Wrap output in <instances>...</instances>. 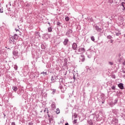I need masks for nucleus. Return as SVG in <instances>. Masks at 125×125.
<instances>
[{
    "instance_id": "obj_1",
    "label": "nucleus",
    "mask_w": 125,
    "mask_h": 125,
    "mask_svg": "<svg viewBox=\"0 0 125 125\" xmlns=\"http://www.w3.org/2000/svg\"><path fill=\"white\" fill-rule=\"evenodd\" d=\"M95 122H96L95 115L93 114L90 115L87 120L88 124L89 125H95Z\"/></svg>"
},
{
    "instance_id": "obj_2",
    "label": "nucleus",
    "mask_w": 125,
    "mask_h": 125,
    "mask_svg": "<svg viewBox=\"0 0 125 125\" xmlns=\"http://www.w3.org/2000/svg\"><path fill=\"white\" fill-rule=\"evenodd\" d=\"M84 52H85V48L82 46L78 47L77 50L75 51L76 54H83Z\"/></svg>"
},
{
    "instance_id": "obj_3",
    "label": "nucleus",
    "mask_w": 125,
    "mask_h": 125,
    "mask_svg": "<svg viewBox=\"0 0 125 125\" xmlns=\"http://www.w3.org/2000/svg\"><path fill=\"white\" fill-rule=\"evenodd\" d=\"M12 53L14 55V56L13 57V58H14V59H16L19 57V56L18 55V51L17 50H14L13 51Z\"/></svg>"
},
{
    "instance_id": "obj_4",
    "label": "nucleus",
    "mask_w": 125,
    "mask_h": 125,
    "mask_svg": "<svg viewBox=\"0 0 125 125\" xmlns=\"http://www.w3.org/2000/svg\"><path fill=\"white\" fill-rule=\"evenodd\" d=\"M110 123L112 125H117L119 123V120H118V119L114 118L112 119Z\"/></svg>"
},
{
    "instance_id": "obj_5",
    "label": "nucleus",
    "mask_w": 125,
    "mask_h": 125,
    "mask_svg": "<svg viewBox=\"0 0 125 125\" xmlns=\"http://www.w3.org/2000/svg\"><path fill=\"white\" fill-rule=\"evenodd\" d=\"M48 121H49V125H54L55 124V121H54V120H53V118H48Z\"/></svg>"
},
{
    "instance_id": "obj_6",
    "label": "nucleus",
    "mask_w": 125,
    "mask_h": 125,
    "mask_svg": "<svg viewBox=\"0 0 125 125\" xmlns=\"http://www.w3.org/2000/svg\"><path fill=\"white\" fill-rule=\"evenodd\" d=\"M43 40H44L45 41H47L49 39V34H44L43 35L42 37Z\"/></svg>"
},
{
    "instance_id": "obj_7",
    "label": "nucleus",
    "mask_w": 125,
    "mask_h": 125,
    "mask_svg": "<svg viewBox=\"0 0 125 125\" xmlns=\"http://www.w3.org/2000/svg\"><path fill=\"white\" fill-rule=\"evenodd\" d=\"M95 119H96V121L97 122H100L101 121V117H100V115L99 114H97L96 116L95 115Z\"/></svg>"
},
{
    "instance_id": "obj_8",
    "label": "nucleus",
    "mask_w": 125,
    "mask_h": 125,
    "mask_svg": "<svg viewBox=\"0 0 125 125\" xmlns=\"http://www.w3.org/2000/svg\"><path fill=\"white\" fill-rule=\"evenodd\" d=\"M72 48H73V50H76V51H77V50L78 49V45L76 43L74 42L72 44Z\"/></svg>"
},
{
    "instance_id": "obj_9",
    "label": "nucleus",
    "mask_w": 125,
    "mask_h": 125,
    "mask_svg": "<svg viewBox=\"0 0 125 125\" xmlns=\"http://www.w3.org/2000/svg\"><path fill=\"white\" fill-rule=\"evenodd\" d=\"M51 109L52 110H55L56 109V104L55 102H53L51 105Z\"/></svg>"
},
{
    "instance_id": "obj_10",
    "label": "nucleus",
    "mask_w": 125,
    "mask_h": 125,
    "mask_svg": "<svg viewBox=\"0 0 125 125\" xmlns=\"http://www.w3.org/2000/svg\"><path fill=\"white\" fill-rule=\"evenodd\" d=\"M9 42H10V43H12V44H14V43H15V41H14V40L13 38H12V37H10Z\"/></svg>"
},
{
    "instance_id": "obj_11",
    "label": "nucleus",
    "mask_w": 125,
    "mask_h": 125,
    "mask_svg": "<svg viewBox=\"0 0 125 125\" xmlns=\"http://www.w3.org/2000/svg\"><path fill=\"white\" fill-rule=\"evenodd\" d=\"M17 93L20 96H23L24 94V91L20 90L19 91H17Z\"/></svg>"
},
{
    "instance_id": "obj_12",
    "label": "nucleus",
    "mask_w": 125,
    "mask_h": 125,
    "mask_svg": "<svg viewBox=\"0 0 125 125\" xmlns=\"http://www.w3.org/2000/svg\"><path fill=\"white\" fill-rule=\"evenodd\" d=\"M101 100L100 102H102V104H104L105 103V97L104 96H101Z\"/></svg>"
},
{
    "instance_id": "obj_13",
    "label": "nucleus",
    "mask_w": 125,
    "mask_h": 125,
    "mask_svg": "<svg viewBox=\"0 0 125 125\" xmlns=\"http://www.w3.org/2000/svg\"><path fill=\"white\" fill-rule=\"evenodd\" d=\"M118 87H119V88L120 89H124V83H120L118 84Z\"/></svg>"
},
{
    "instance_id": "obj_14",
    "label": "nucleus",
    "mask_w": 125,
    "mask_h": 125,
    "mask_svg": "<svg viewBox=\"0 0 125 125\" xmlns=\"http://www.w3.org/2000/svg\"><path fill=\"white\" fill-rule=\"evenodd\" d=\"M56 78H57V76H54L51 77V82L52 83H55L56 82Z\"/></svg>"
},
{
    "instance_id": "obj_15",
    "label": "nucleus",
    "mask_w": 125,
    "mask_h": 125,
    "mask_svg": "<svg viewBox=\"0 0 125 125\" xmlns=\"http://www.w3.org/2000/svg\"><path fill=\"white\" fill-rule=\"evenodd\" d=\"M95 29L96 30V31H97V32H101V31H102V29L97 25L95 26Z\"/></svg>"
},
{
    "instance_id": "obj_16",
    "label": "nucleus",
    "mask_w": 125,
    "mask_h": 125,
    "mask_svg": "<svg viewBox=\"0 0 125 125\" xmlns=\"http://www.w3.org/2000/svg\"><path fill=\"white\" fill-rule=\"evenodd\" d=\"M41 48L42 49H45L46 48V43H43L41 45Z\"/></svg>"
},
{
    "instance_id": "obj_17",
    "label": "nucleus",
    "mask_w": 125,
    "mask_h": 125,
    "mask_svg": "<svg viewBox=\"0 0 125 125\" xmlns=\"http://www.w3.org/2000/svg\"><path fill=\"white\" fill-rule=\"evenodd\" d=\"M68 42H69V39H64L63 41V44L64 45H67L68 44Z\"/></svg>"
},
{
    "instance_id": "obj_18",
    "label": "nucleus",
    "mask_w": 125,
    "mask_h": 125,
    "mask_svg": "<svg viewBox=\"0 0 125 125\" xmlns=\"http://www.w3.org/2000/svg\"><path fill=\"white\" fill-rule=\"evenodd\" d=\"M12 38L14 39V40H15L17 41V40H18V35L17 34H15L14 36H12Z\"/></svg>"
},
{
    "instance_id": "obj_19",
    "label": "nucleus",
    "mask_w": 125,
    "mask_h": 125,
    "mask_svg": "<svg viewBox=\"0 0 125 125\" xmlns=\"http://www.w3.org/2000/svg\"><path fill=\"white\" fill-rule=\"evenodd\" d=\"M81 61L82 62H84V60H85V58H84V55H81Z\"/></svg>"
},
{
    "instance_id": "obj_20",
    "label": "nucleus",
    "mask_w": 125,
    "mask_h": 125,
    "mask_svg": "<svg viewBox=\"0 0 125 125\" xmlns=\"http://www.w3.org/2000/svg\"><path fill=\"white\" fill-rule=\"evenodd\" d=\"M12 89H13V91H14L15 92H16L17 91V89H18V88H17V86H13Z\"/></svg>"
},
{
    "instance_id": "obj_21",
    "label": "nucleus",
    "mask_w": 125,
    "mask_h": 125,
    "mask_svg": "<svg viewBox=\"0 0 125 125\" xmlns=\"http://www.w3.org/2000/svg\"><path fill=\"white\" fill-rule=\"evenodd\" d=\"M73 33V30L72 29H69L66 33V35H71Z\"/></svg>"
},
{
    "instance_id": "obj_22",
    "label": "nucleus",
    "mask_w": 125,
    "mask_h": 125,
    "mask_svg": "<svg viewBox=\"0 0 125 125\" xmlns=\"http://www.w3.org/2000/svg\"><path fill=\"white\" fill-rule=\"evenodd\" d=\"M108 104H109V105L110 107H114V106H115V104H114V103H113V102H112L109 103H108Z\"/></svg>"
},
{
    "instance_id": "obj_23",
    "label": "nucleus",
    "mask_w": 125,
    "mask_h": 125,
    "mask_svg": "<svg viewBox=\"0 0 125 125\" xmlns=\"http://www.w3.org/2000/svg\"><path fill=\"white\" fill-rule=\"evenodd\" d=\"M121 5L123 7V10H125V2H122L121 3Z\"/></svg>"
},
{
    "instance_id": "obj_24",
    "label": "nucleus",
    "mask_w": 125,
    "mask_h": 125,
    "mask_svg": "<svg viewBox=\"0 0 125 125\" xmlns=\"http://www.w3.org/2000/svg\"><path fill=\"white\" fill-rule=\"evenodd\" d=\"M59 82H60V83H62L63 84H64V80L62 79V78H60Z\"/></svg>"
},
{
    "instance_id": "obj_25",
    "label": "nucleus",
    "mask_w": 125,
    "mask_h": 125,
    "mask_svg": "<svg viewBox=\"0 0 125 125\" xmlns=\"http://www.w3.org/2000/svg\"><path fill=\"white\" fill-rule=\"evenodd\" d=\"M118 101H119V98H116L114 100V102L113 103V104H114V105H116V104L118 103Z\"/></svg>"
},
{
    "instance_id": "obj_26",
    "label": "nucleus",
    "mask_w": 125,
    "mask_h": 125,
    "mask_svg": "<svg viewBox=\"0 0 125 125\" xmlns=\"http://www.w3.org/2000/svg\"><path fill=\"white\" fill-rule=\"evenodd\" d=\"M51 90H53L52 92V94H53V95H54L55 93H56V89H51Z\"/></svg>"
},
{
    "instance_id": "obj_27",
    "label": "nucleus",
    "mask_w": 125,
    "mask_h": 125,
    "mask_svg": "<svg viewBox=\"0 0 125 125\" xmlns=\"http://www.w3.org/2000/svg\"><path fill=\"white\" fill-rule=\"evenodd\" d=\"M56 114H60V109H59V108L56 109Z\"/></svg>"
},
{
    "instance_id": "obj_28",
    "label": "nucleus",
    "mask_w": 125,
    "mask_h": 125,
    "mask_svg": "<svg viewBox=\"0 0 125 125\" xmlns=\"http://www.w3.org/2000/svg\"><path fill=\"white\" fill-rule=\"evenodd\" d=\"M106 38L108 40H112L113 39V37L111 35H108Z\"/></svg>"
},
{
    "instance_id": "obj_29",
    "label": "nucleus",
    "mask_w": 125,
    "mask_h": 125,
    "mask_svg": "<svg viewBox=\"0 0 125 125\" xmlns=\"http://www.w3.org/2000/svg\"><path fill=\"white\" fill-rule=\"evenodd\" d=\"M59 88H60V89H64V88H63V86H62V84L61 83L60 84L59 86Z\"/></svg>"
},
{
    "instance_id": "obj_30",
    "label": "nucleus",
    "mask_w": 125,
    "mask_h": 125,
    "mask_svg": "<svg viewBox=\"0 0 125 125\" xmlns=\"http://www.w3.org/2000/svg\"><path fill=\"white\" fill-rule=\"evenodd\" d=\"M44 112L47 113V114H48V108H45L44 110Z\"/></svg>"
},
{
    "instance_id": "obj_31",
    "label": "nucleus",
    "mask_w": 125,
    "mask_h": 125,
    "mask_svg": "<svg viewBox=\"0 0 125 125\" xmlns=\"http://www.w3.org/2000/svg\"><path fill=\"white\" fill-rule=\"evenodd\" d=\"M85 68L86 69L87 72H89V71H90V68H89V67L88 66H86L85 67Z\"/></svg>"
},
{
    "instance_id": "obj_32",
    "label": "nucleus",
    "mask_w": 125,
    "mask_h": 125,
    "mask_svg": "<svg viewBox=\"0 0 125 125\" xmlns=\"http://www.w3.org/2000/svg\"><path fill=\"white\" fill-rule=\"evenodd\" d=\"M48 32H52V27H49L48 28Z\"/></svg>"
},
{
    "instance_id": "obj_33",
    "label": "nucleus",
    "mask_w": 125,
    "mask_h": 125,
    "mask_svg": "<svg viewBox=\"0 0 125 125\" xmlns=\"http://www.w3.org/2000/svg\"><path fill=\"white\" fill-rule=\"evenodd\" d=\"M111 89H112V90H116V86L113 85L111 86Z\"/></svg>"
},
{
    "instance_id": "obj_34",
    "label": "nucleus",
    "mask_w": 125,
    "mask_h": 125,
    "mask_svg": "<svg viewBox=\"0 0 125 125\" xmlns=\"http://www.w3.org/2000/svg\"><path fill=\"white\" fill-rule=\"evenodd\" d=\"M65 20L66 22H68V21H69V20H70V18H69V17H66L65 18Z\"/></svg>"
},
{
    "instance_id": "obj_35",
    "label": "nucleus",
    "mask_w": 125,
    "mask_h": 125,
    "mask_svg": "<svg viewBox=\"0 0 125 125\" xmlns=\"http://www.w3.org/2000/svg\"><path fill=\"white\" fill-rule=\"evenodd\" d=\"M41 74H42V75H43L44 76H46V75H47V72L46 71H43L41 73Z\"/></svg>"
},
{
    "instance_id": "obj_36",
    "label": "nucleus",
    "mask_w": 125,
    "mask_h": 125,
    "mask_svg": "<svg viewBox=\"0 0 125 125\" xmlns=\"http://www.w3.org/2000/svg\"><path fill=\"white\" fill-rule=\"evenodd\" d=\"M57 25H58V26H59V27H61L62 23H61L59 21H57Z\"/></svg>"
},
{
    "instance_id": "obj_37",
    "label": "nucleus",
    "mask_w": 125,
    "mask_h": 125,
    "mask_svg": "<svg viewBox=\"0 0 125 125\" xmlns=\"http://www.w3.org/2000/svg\"><path fill=\"white\" fill-rule=\"evenodd\" d=\"M91 40L92 41V42H95V38L94 37V36L91 37Z\"/></svg>"
},
{
    "instance_id": "obj_38",
    "label": "nucleus",
    "mask_w": 125,
    "mask_h": 125,
    "mask_svg": "<svg viewBox=\"0 0 125 125\" xmlns=\"http://www.w3.org/2000/svg\"><path fill=\"white\" fill-rule=\"evenodd\" d=\"M14 68L15 70L16 71H17V70H18V66H17V65H14Z\"/></svg>"
},
{
    "instance_id": "obj_39",
    "label": "nucleus",
    "mask_w": 125,
    "mask_h": 125,
    "mask_svg": "<svg viewBox=\"0 0 125 125\" xmlns=\"http://www.w3.org/2000/svg\"><path fill=\"white\" fill-rule=\"evenodd\" d=\"M63 85L64 86H66L65 87V90H66V89H67V86L68 85V83H65L63 84Z\"/></svg>"
},
{
    "instance_id": "obj_40",
    "label": "nucleus",
    "mask_w": 125,
    "mask_h": 125,
    "mask_svg": "<svg viewBox=\"0 0 125 125\" xmlns=\"http://www.w3.org/2000/svg\"><path fill=\"white\" fill-rule=\"evenodd\" d=\"M121 116L122 118H125V114L124 113H121Z\"/></svg>"
},
{
    "instance_id": "obj_41",
    "label": "nucleus",
    "mask_w": 125,
    "mask_h": 125,
    "mask_svg": "<svg viewBox=\"0 0 125 125\" xmlns=\"http://www.w3.org/2000/svg\"><path fill=\"white\" fill-rule=\"evenodd\" d=\"M64 97H65V96L64 95V94H62L61 95V98H62V99H63Z\"/></svg>"
},
{
    "instance_id": "obj_42",
    "label": "nucleus",
    "mask_w": 125,
    "mask_h": 125,
    "mask_svg": "<svg viewBox=\"0 0 125 125\" xmlns=\"http://www.w3.org/2000/svg\"><path fill=\"white\" fill-rule=\"evenodd\" d=\"M108 63L110 66H113V65H114V63L112 62H109Z\"/></svg>"
},
{
    "instance_id": "obj_43",
    "label": "nucleus",
    "mask_w": 125,
    "mask_h": 125,
    "mask_svg": "<svg viewBox=\"0 0 125 125\" xmlns=\"http://www.w3.org/2000/svg\"><path fill=\"white\" fill-rule=\"evenodd\" d=\"M28 125H34V123H33V122H29L28 123Z\"/></svg>"
},
{
    "instance_id": "obj_44",
    "label": "nucleus",
    "mask_w": 125,
    "mask_h": 125,
    "mask_svg": "<svg viewBox=\"0 0 125 125\" xmlns=\"http://www.w3.org/2000/svg\"><path fill=\"white\" fill-rule=\"evenodd\" d=\"M3 12V10L2 9V7L1 8H0V13H2Z\"/></svg>"
},
{
    "instance_id": "obj_45",
    "label": "nucleus",
    "mask_w": 125,
    "mask_h": 125,
    "mask_svg": "<svg viewBox=\"0 0 125 125\" xmlns=\"http://www.w3.org/2000/svg\"><path fill=\"white\" fill-rule=\"evenodd\" d=\"M73 125H75V124H77V120H74L73 121Z\"/></svg>"
},
{
    "instance_id": "obj_46",
    "label": "nucleus",
    "mask_w": 125,
    "mask_h": 125,
    "mask_svg": "<svg viewBox=\"0 0 125 125\" xmlns=\"http://www.w3.org/2000/svg\"><path fill=\"white\" fill-rule=\"evenodd\" d=\"M10 16H11V18H12V19L15 17V16L13 15V14H10Z\"/></svg>"
},
{
    "instance_id": "obj_47",
    "label": "nucleus",
    "mask_w": 125,
    "mask_h": 125,
    "mask_svg": "<svg viewBox=\"0 0 125 125\" xmlns=\"http://www.w3.org/2000/svg\"><path fill=\"white\" fill-rule=\"evenodd\" d=\"M118 62H119V63H121V62H122V59H118Z\"/></svg>"
},
{
    "instance_id": "obj_48",
    "label": "nucleus",
    "mask_w": 125,
    "mask_h": 125,
    "mask_svg": "<svg viewBox=\"0 0 125 125\" xmlns=\"http://www.w3.org/2000/svg\"><path fill=\"white\" fill-rule=\"evenodd\" d=\"M110 42L111 43H113V42H114V40H113L112 39H110Z\"/></svg>"
},
{
    "instance_id": "obj_49",
    "label": "nucleus",
    "mask_w": 125,
    "mask_h": 125,
    "mask_svg": "<svg viewBox=\"0 0 125 125\" xmlns=\"http://www.w3.org/2000/svg\"><path fill=\"white\" fill-rule=\"evenodd\" d=\"M121 33H116V36H119V35H121Z\"/></svg>"
},
{
    "instance_id": "obj_50",
    "label": "nucleus",
    "mask_w": 125,
    "mask_h": 125,
    "mask_svg": "<svg viewBox=\"0 0 125 125\" xmlns=\"http://www.w3.org/2000/svg\"><path fill=\"white\" fill-rule=\"evenodd\" d=\"M11 125H16L15 124V122H12L11 123Z\"/></svg>"
},
{
    "instance_id": "obj_51",
    "label": "nucleus",
    "mask_w": 125,
    "mask_h": 125,
    "mask_svg": "<svg viewBox=\"0 0 125 125\" xmlns=\"http://www.w3.org/2000/svg\"><path fill=\"white\" fill-rule=\"evenodd\" d=\"M73 79L74 81H76V76H75V75H73Z\"/></svg>"
},
{
    "instance_id": "obj_52",
    "label": "nucleus",
    "mask_w": 125,
    "mask_h": 125,
    "mask_svg": "<svg viewBox=\"0 0 125 125\" xmlns=\"http://www.w3.org/2000/svg\"><path fill=\"white\" fill-rule=\"evenodd\" d=\"M48 117L49 119H50V118H52V116L49 115V114H48Z\"/></svg>"
},
{
    "instance_id": "obj_53",
    "label": "nucleus",
    "mask_w": 125,
    "mask_h": 125,
    "mask_svg": "<svg viewBox=\"0 0 125 125\" xmlns=\"http://www.w3.org/2000/svg\"><path fill=\"white\" fill-rule=\"evenodd\" d=\"M16 32H19V29H17L16 28L15 29Z\"/></svg>"
},
{
    "instance_id": "obj_54",
    "label": "nucleus",
    "mask_w": 125,
    "mask_h": 125,
    "mask_svg": "<svg viewBox=\"0 0 125 125\" xmlns=\"http://www.w3.org/2000/svg\"><path fill=\"white\" fill-rule=\"evenodd\" d=\"M26 6H27V7H29V6H30V4L27 3V4H26Z\"/></svg>"
},
{
    "instance_id": "obj_55",
    "label": "nucleus",
    "mask_w": 125,
    "mask_h": 125,
    "mask_svg": "<svg viewBox=\"0 0 125 125\" xmlns=\"http://www.w3.org/2000/svg\"><path fill=\"white\" fill-rule=\"evenodd\" d=\"M90 21L91 22H92L93 21V19H92V18L90 19Z\"/></svg>"
},
{
    "instance_id": "obj_56",
    "label": "nucleus",
    "mask_w": 125,
    "mask_h": 125,
    "mask_svg": "<svg viewBox=\"0 0 125 125\" xmlns=\"http://www.w3.org/2000/svg\"><path fill=\"white\" fill-rule=\"evenodd\" d=\"M3 115H4V119L6 117V115H5V113H3Z\"/></svg>"
},
{
    "instance_id": "obj_57",
    "label": "nucleus",
    "mask_w": 125,
    "mask_h": 125,
    "mask_svg": "<svg viewBox=\"0 0 125 125\" xmlns=\"http://www.w3.org/2000/svg\"><path fill=\"white\" fill-rule=\"evenodd\" d=\"M66 75H67V71H65V74H64V76H66Z\"/></svg>"
},
{
    "instance_id": "obj_58",
    "label": "nucleus",
    "mask_w": 125,
    "mask_h": 125,
    "mask_svg": "<svg viewBox=\"0 0 125 125\" xmlns=\"http://www.w3.org/2000/svg\"><path fill=\"white\" fill-rule=\"evenodd\" d=\"M65 125H69V124L68 123H66L65 124Z\"/></svg>"
},
{
    "instance_id": "obj_59",
    "label": "nucleus",
    "mask_w": 125,
    "mask_h": 125,
    "mask_svg": "<svg viewBox=\"0 0 125 125\" xmlns=\"http://www.w3.org/2000/svg\"><path fill=\"white\" fill-rule=\"evenodd\" d=\"M123 73H124V74H125V70H123Z\"/></svg>"
},
{
    "instance_id": "obj_60",
    "label": "nucleus",
    "mask_w": 125,
    "mask_h": 125,
    "mask_svg": "<svg viewBox=\"0 0 125 125\" xmlns=\"http://www.w3.org/2000/svg\"><path fill=\"white\" fill-rule=\"evenodd\" d=\"M0 106H3V104H0Z\"/></svg>"
},
{
    "instance_id": "obj_61",
    "label": "nucleus",
    "mask_w": 125,
    "mask_h": 125,
    "mask_svg": "<svg viewBox=\"0 0 125 125\" xmlns=\"http://www.w3.org/2000/svg\"><path fill=\"white\" fill-rule=\"evenodd\" d=\"M37 34H38V36H39L40 37H41V36H40V33H39V32H38Z\"/></svg>"
},
{
    "instance_id": "obj_62",
    "label": "nucleus",
    "mask_w": 125,
    "mask_h": 125,
    "mask_svg": "<svg viewBox=\"0 0 125 125\" xmlns=\"http://www.w3.org/2000/svg\"><path fill=\"white\" fill-rule=\"evenodd\" d=\"M74 117H75V118H76V117H77V115L76 114H74Z\"/></svg>"
},
{
    "instance_id": "obj_63",
    "label": "nucleus",
    "mask_w": 125,
    "mask_h": 125,
    "mask_svg": "<svg viewBox=\"0 0 125 125\" xmlns=\"http://www.w3.org/2000/svg\"><path fill=\"white\" fill-rule=\"evenodd\" d=\"M7 49L9 51L10 50V48H8Z\"/></svg>"
},
{
    "instance_id": "obj_64",
    "label": "nucleus",
    "mask_w": 125,
    "mask_h": 125,
    "mask_svg": "<svg viewBox=\"0 0 125 125\" xmlns=\"http://www.w3.org/2000/svg\"><path fill=\"white\" fill-rule=\"evenodd\" d=\"M121 56V54H119V57Z\"/></svg>"
}]
</instances>
